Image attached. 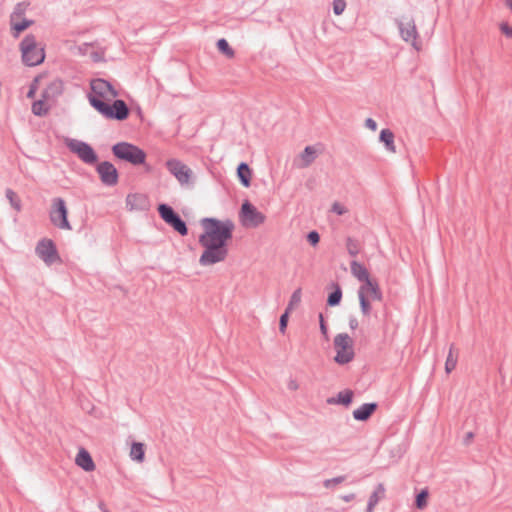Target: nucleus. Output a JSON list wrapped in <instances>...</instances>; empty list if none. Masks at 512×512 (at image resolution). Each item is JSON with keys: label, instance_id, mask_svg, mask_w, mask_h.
Listing matches in <instances>:
<instances>
[{"label": "nucleus", "instance_id": "16", "mask_svg": "<svg viewBox=\"0 0 512 512\" xmlns=\"http://www.w3.org/2000/svg\"><path fill=\"white\" fill-rule=\"evenodd\" d=\"M359 289H363V294L373 301L383 300V293L376 279H372L366 284H362Z\"/></svg>", "mask_w": 512, "mask_h": 512}, {"label": "nucleus", "instance_id": "19", "mask_svg": "<svg viewBox=\"0 0 512 512\" xmlns=\"http://www.w3.org/2000/svg\"><path fill=\"white\" fill-rule=\"evenodd\" d=\"M237 177L242 186H251L252 170L246 162H240L236 169Z\"/></svg>", "mask_w": 512, "mask_h": 512}, {"label": "nucleus", "instance_id": "11", "mask_svg": "<svg viewBox=\"0 0 512 512\" xmlns=\"http://www.w3.org/2000/svg\"><path fill=\"white\" fill-rule=\"evenodd\" d=\"M96 171L103 185L112 187L119 182V172L110 161L96 163Z\"/></svg>", "mask_w": 512, "mask_h": 512}, {"label": "nucleus", "instance_id": "29", "mask_svg": "<svg viewBox=\"0 0 512 512\" xmlns=\"http://www.w3.org/2000/svg\"><path fill=\"white\" fill-rule=\"evenodd\" d=\"M5 196L9 201L11 207L16 211L20 212L22 210V201L18 194L12 190L11 188H7L5 190Z\"/></svg>", "mask_w": 512, "mask_h": 512}, {"label": "nucleus", "instance_id": "28", "mask_svg": "<svg viewBox=\"0 0 512 512\" xmlns=\"http://www.w3.org/2000/svg\"><path fill=\"white\" fill-rule=\"evenodd\" d=\"M132 460L142 463L145 459V445L141 442H133L130 449Z\"/></svg>", "mask_w": 512, "mask_h": 512}, {"label": "nucleus", "instance_id": "33", "mask_svg": "<svg viewBox=\"0 0 512 512\" xmlns=\"http://www.w3.org/2000/svg\"><path fill=\"white\" fill-rule=\"evenodd\" d=\"M47 100L41 99L34 101L32 104V113L36 116H45L48 113L49 107L46 106Z\"/></svg>", "mask_w": 512, "mask_h": 512}, {"label": "nucleus", "instance_id": "37", "mask_svg": "<svg viewBox=\"0 0 512 512\" xmlns=\"http://www.w3.org/2000/svg\"><path fill=\"white\" fill-rule=\"evenodd\" d=\"M290 313H291V311H288L287 309H285V311L280 316V319H279V331L282 334H284L286 332Z\"/></svg>", "mask_w": 512, "mask_h": 512}, {"label": "nucleus", "instance_id": "42", "mask_svg": "<svg viewBox=\"0 0 512 512\" xmlns=\"http://www.w3.org/2000/svg\"><path fill=\"white\" fill-rule=\"evenodd\" d=\"M319 326L321 334L328 339V326L322 313H319Z\"/></svg>", "mask_w": 512, "mask_h": 512}, {"label": "nucleus", "instance_id": "26", "mask_svg": "<svg viewBox=\"0 0 512 512\" xmlns=\"http://www.w3.org/2000/svg\"><path fill=\"white\" fill-rule=\"evenodd\" d=\"M394 133L388 129H382L380 131L379 140L384 144L386 150L395 153V145H394Z\"/></svg>", "mask_w": 512, "mask_h": 512}, {"label": "nucleus", "instance_id": "51", "mask_svg": "<svg viewBox=\"0 0 512 512\" xmlns=\"http://www.w3.org/2000/svg\"><path fill=\"white\" fill-rule=\"evenodd\" d=\"M505 6L512 11V0H505Z\"/></svg>", "mask_w": 512, "mask_h": 512}, {"label": "nucleus", "instance_id": "50", "mask_svg": "<svg viewBox=\"0 0 512 512\" xmlns=\"http://www.w3.org/2000/svg\"><path fill=\"white\" fill-rule=\"evenodd\" d=\"M92 59H93V61L98 62V61L101 60V57H100L98 52H93L92 53Z\"/></svg>", "mask_w": 512, "mask_h": 512}, {"label": "nucleus", "instance_id": "23", "mask_svg": "<svg viewBox=\"0 0 512 512\" xmlns=\"http://www.w3.org/2000/svg\"><path fill=\"white\" fill-rule=\"evenodd\" d=\"M385 494V488L382 483H379L376 486V489L372 492V494L369 497L366 512H373L375 506L378 504L381 497H384Z\"/></svg>", "mask_w": 512, "mask_h": 512}, {"label": "nucleus", "instance_id": "40", "mask_svg": "<svg viewBox=\"0 0 512 512\" xmlns=\"http://www.w3.org/2000/svg\"><path fill=\"white\" fill-rule=\"evenodd\" d=\"M345 480H346V476L340 475V476L334 477L332 479H326L323 482V485L325 488L329 489V488H332L334 485L344 482Z\"/></svg>", "mask_w": 512, "mask_h": 512}, {"label": "nucleus", "instance_id": "48", "mask_svg": "<svg viewBox=\"0 0 512 512\" xmlns=\"http://www.w3.org/2000/svg\"><path fill=\"white\" fill-rule=\"evenodd\" d=\"M299 387L298 383L296 380L294 379H291L289 382H288V389L289 390H292V391H295L297 390Z\"/></svg>", "mask_w": 512, "mask_h": 512}, {"label": "nucleus", "instance_id": "36", "mask_svg": "<svg viewBox=\"0 0 512 512\" xmlns=\"http://www.w3.org/2000/svg\"><path fill=\"white\" fill-rule=\"evenodd\" d=\"M29 6L28 2H19L15 5L13 12L10 15V22L14 21L16 18H20L23 16Z\"/></svg>", "mask_w": 512, "mask_h": 512}, {"label": "nucleus", "instance_id": "6", "mask_svg": "<svg viewBox=\"0 0 512 512\" xmlns=\"http://www.w3.org/2000/svg\"><path fill=\"white\" fill-rule=\"evenodd\" d=\"M49 219L52 225L59 229L72 230V226L68 220V208L65 200L61 197L52 199Z\"/></svg>", "mask_w": 512, "mask_h": 512}, {"label": "nucleus", "instance_id": "2", "mask_svg": "<svg viewBox=\"0 0 512 512\" xmlns=\"http://www.w3.org/2000/svg\"><path fill=\"white\" fill-rule=\"evenodd\" d=\"M90 90L89 103L103 117L117 121H124L129 117L130 108L124 100L115 99L112 103L105 101L107 96L112 98L118 96V91L109 81L102 78L93 79Z\"/></svg>", "mask_w": 512, "mask_h": 512}, {"label": "nucleus", "instance_id": "43", "mask_svg": "<svg viewBox=\"0 0 512 512\" xmlns=\"http://www.w3.org/2000/svg\"><path fill=\"white\" fill-rule=\"evenodd\" d=\"M499 29L507 38H512V27L507 22H501Z\"/></svg>", "mask_w": 512, "mask_h": 512}, {"label": "nucleus", "instance_id": "24", "mask_svg": "<svg viewBox=\"0 0 512 512\" xmlns=\"http://www.w3.org/2000/svg\"><path fill=\"white\" fill-rule=\"evenodd\" d=\"M34 24V20L23 18L19 22L11 21V34L14 38H18L22 32Z\"/></svg>", "mask_w": 512, "mask_h": 512}, {"label": "nucleus", "instance_id": "35", "mask_svg": "<svg viewBox=\"0 0 512 512\" xmlns=\"http://www.w3.org/2000/svg\"><path fill=\"white\" fill-rule=\"evenodd\" d=\"M346 248L350 256L356 257L360 251L359 241L352 237H347Z\"/></svg>", "mask_w": 512, "mask_h": 512}, {"label": "nucleus", "instance_id": "12", "mask_svg": "<svg viewBox=\"0 0 512 512\" xmlns=\"http://www.w3.org/2000/svg\"><path fill=\"white\" fill-rule=\"evenodd\" d=\"M167 170L178 180L181 185L188 184L192 178V170L178 159L166 161Z\"/></svg>", "mask_w": 512, "mask_h": 512}, {"label": "nucleus", "instance_id": "18", "mask_svg": "<svg viewBox=\"0 0 512 512\" xmlns=\"http://www.w3.org/2000/svg\"><path fill=\"white\" fill-rule=\"evenodd\" d=\"M75 463L86 472H91L95 469V463L85 448L79 449Z\"/></svg>", "mask_w": 512, "mask_h": 512}, {"label": "nucleus", "instance_id": "7", "mask_svg": "<svg viewBox=\"0 0 512 512\" xmlns=\"http://www.w3.org/2000/svg\"><path fill=\"white\" fill-rule=\"evenodd\" d=\"M160 218L172 227L181 236L188 235V226L186 222L181 218L178 212H176L172 206L166 203H161L157 207Z\"/></svg>", "mask_w": 512, "mask_h": 512}, {"label": "nucleus", "instance_id": "31", "mask_svg": "<svg viewBox=\"0 0 512 512\" xmlns=\"http://www.w3.org/2000/svg\"><path fill=\"white\" fill-rule=\"evenodd\" d=\"M216 47L220 53H222L229 59L235 56V51L229 45L228 41L225 38L218 39V41L216 42Z\"/></svg>", "mask_w": 512, "mask_h": 512}, {"label": "nucleus", "instance_id": "47", "mask_svg": "<svg viewBox=\"0 0 512 512\" xmlns=\"http://www.w3.org/2000/svg\"><path fill=\"white\" fill-rule=\"evenodd\" d=\"M358 325H359L358 320L355 317H350L349 318V327L352 330L357 329Z\"/></svg>", "mask_w": 512, "mask_h": 512}, {"label": "nucleus", "instance_id": "4", "mask_svg": "<svg viewBox=\"0 0 512 512\" xmlns=\"http://www.w3.org/2000/svg\"><path fill=\"white\" fill-rule=\"evenodd\" d=\"M111 151L118 160L128 162L134 166L144 165L147 158V154L143 149L124 141L114 144Z\"/></svg>", "mask_w": 512, "mask_h": 512}, {"label": "nucleus", "instance_id": "27", "mask_svg": "<svg viewBox=\"0 0 512 512\" xmlns=\"http://www.w3.org/2000/svg\"><path fill=\"white\" fill-rule=\"evenodd\" d=\"M458 360V350L456 349L454 344L450 345L449 352L445 362V371L447 374L451 373L456 365Z\"/></svg>", "mask_w": 512, "mask_h": 512}, {"label": "nucleus", "instance_id": "49", "mask_svg": "<svg viewBox=\"0 0 512 512\" xmlns=\"http://www.w3.org/2000/svg\"><path fill=\"white\" fill-rule=\"evenodd\" d=\"M341 499L343 501H345V502H350V501L355 499V494L354 493H349V494H346V495H342Z\"/></svg>", "mask_w": 512, "mask_h": 512}, {"label": "nucleus", "instance_id": "21", "mask_svg": "<svg viewBox=\"0 0 512 512\" xmlns=\"http://www.w3.org/2000/svg\"><path fill=\"white\" fill-rule=\"evenodd\" d=\"M354 392L350 389L340 391L336 397L327 399L328 404H340L348 407L353 401Z\"/></svg>", "mask_w": 512, "mask_h": 512}, {"label": "nucleus", "instance_id": "34", "mask_svg": "<svg viewBox=\"0 0 512 512\" xmlns=\"http://www.w3.org/2000/svg\"><path fill=\"white\" fill-rule=\"evenodd\" d=\"M302 290L301 288H297L291 295L290 300L286 309L288 311H293L301 302Z\"/></svg>", "mask_w": 512, "mask_h": 512}, {"label": "nucleus", "instance_id": "5", "mask_svg": "<svg viewBox=\"0 0 512 512\" xmlns=\"http://www.w3.org/2000/svg\"><path fill=\"white\" fill-rule=\"evenodd\" d=\"M353 339L347 333H339L334 338L336 355L334 361L339 365L350 363L354 357Z\"/></svg>", "mask_w": 512, "mask_h": 512}, {"label": "nucleus", "instance_id": "38", "mask_svg": "<svg viewBox=\"0 0 512 512\" xmlns=\"http://www.w3.org/2000/svg\"><path fill=\"white\" fill-rule=\"evenodd\" d=\"M40 76H36L30 83L29 90L27 92V98L33 99L39 87Z\"/></svg>", "mask_w": 512, "mask_h": 512}, {"label": "nucleus", "instance_id": "46", "mask_svg": "<svg viewBox=\"0 0 512 512\" xmlns=\"http://www.w3.org/2000/svg\"><path fill=\"white\" fill-rule=\"evenodd\" d=\"M365 125L367 128L371 129L372 131H375L377 129V123L372 118H367L365 121Z\"/></svg>", "mask_w": 512, "mask_h": 512}, {"label": "nucleus", "instance_id": "15", "mask_svg": "<svg viewBox=\"0 0 512 512\" xmlns=\"http://www.w3.org/2000/svg\"><path fill=\"white\" fill-rule=\"evenodd\" d=\"M378 404L376 402L364 403L353 411V418L357 421L365 422L376 412Z\"/></svg>", "mask_w": 512, "mask_h": 512}, {"label": "nucleus", "instance_id": "10", "mask_svg": "<svg viewBox=\"0 0 512 512\" xmlns=\"http://www.w3.org/2000/svg\"><path fill=\"white\" fill-rule=\"evenodd\" d=\"M36 255L47 265L61 262L55 242L50 238H42L35 247Z\"/></svg>", "mask_w": 512, "mask_h": 512}, {"label": "nucleus", "instance_id": "22", "mask_svg": "<svg viewBox=\"0 0 512 512\" xmlns=\"http://www.w3.org/2000/svg\"><path fill=\"white\" fill-rule=\"evenodd\" d=\"M332 291L328 294L326 304L330 307L338 306L342 300V289L339 283L332 282Z\"/></svg>", "mask_w": 512, "mask_h": 512}, {"label": "nucleus", "instance_id": "8", "mask_svg": "<svg viewBox=\"0 0 512 512\" xmlns=\"http://www.w3.org/2000/svg\"><path fill=\"white\" fill-rule=\"evenodd\" d=\"M239 219L244 227L257 228L265 222L266 216L249 200H244L239 211Z\"/></svg>", "mask_w": 512, "mask_h": 512}, {"label": "nucleus", "instance_id": "45", "mask_svg": "<svg viewBox=\"0 0 512 512\" xmlns=\"http://www.w3.org/2000/svg\"><path fill=\"white\" fill-rule=\"evenodd\" d=\"M474 436H475V434L472 431L467 432L463 438V444L465 446L470 445Z\"/></svg>", "mask_w": 512, "mask_h": 512}, {"label": "nucleus", "instance_id": "39", "mask_svg": "<svg viewBox=\"0 0 512 512\" xmlns=\"http://www.w3.org/2000/svg\"><path fill=\"white\" fill-rule=\"evenodd\" d=\"M306 239L311 246L316 247L320 242V234L316 230H311L307 233Z\"/></svg>", "mask_w": 512, "mask_h": 512}, {"label": "nucleus", "instance_id": "25", "mask_svg": "<svg viewBox=\"0 0 512 512\" xmlns=\"http://www.w3.org/2000/svg\"><path fill=\"white\" fill-rule=\"evenodd\" d=\"M316 157H317V150H316L315 146H306L300 154V158L302 161L301 167L302 168L309 167L314 162Z\"/></svg>", "mask_w": 512, "mask_h": 512}, {"label": "nucleus", "instance_id": "44", "mask_svg": "<svg viewBox=\"0 0 512 512\" xmlns=\"http://www.w3.org/2000/svg\"><path fill=\"white\" fill-rule=\"evenodd\" d=\"M331 211L337 215H344L347 212V208L339 202H334L331 207Z\"/></svg>", "mask_w": 512, "mask_h": 512}, {"label": "nucleus", "instance_id": "20", "mask_svg": "<svg viewBox=\"0 0 512 512\" xmlns=\"http://www.w3.org/2000/svg\"><path fill=\"white\" fill-rule=\"evenodd\" d=\"M350 267L351 273L363 284H366L367 282L372 280V278H370V274L367 268L363 264L354 260L351 262Z\"/></svg>", "mask_w": 512, "mask_h": 512}, {"label": "nucleus", "instance_id": "30", "mask_svg": "<svg viewBox=\"0 0 512 512\" xmlns=\"http://www.w3.org/2000/svg\"><path fill=\"white\" fill-rule=\"evenodd\" d=\"M358 298L360 310L364 316H370L372 311V305L368 296L363 294V289L358 290Z\"/></svg>", "mask_w": 512, "mask_h": 512}, {"label": "nucleus", "instance_id": "3", "mask_svg": "<svg viewBox=\"0 0 512 512\" xmlns=\"http://www.w3.org/2000/svg\"><path fill=\"white\" fill-rule=\"evenodd\" d=\"M21 59L24 65L34 67L45 60V50L33 34H27L19 44Z\"/></svg>", "mask_w": 512, "mask_h": 512}, {"label": "nucleus", "instance_id": "9", "mask_svg": "<svg viewBox=\"0 0 512 512\" xmlns=\"http://www.w3.org/2000/svg\"><path fill=\"white\" fill-rule=\"evenodd\" d=\"M65 143L68 149L85 164L94 165L98 162V155L90 144L77 139H66Z\"/></svg>", "mask_w": 512, "mask_h": 512}, {"label": "nucleus", "instance_id": "52", "mask_svg": "<svg viewBox=\"0 0 512 512\" xmlns=\"http://www.w3.org/2000/svg\"><path fill=\"white\" fill-rule=\"evenodd\" d=\"M144 165H145V170H146L147 172H150V171H151V169H152V168H151V166H150V165H146V163H145Z\"/></svg>", "mask_w": 512, "mask_h": 512}, {"label": "nucleus", "instance_id": "17", "mask_svg": "<svg viewBox=\"0 0 512 512\" xmlns=\"http://www.w3.org/2000/svg\"><path fill=\"white\" fill-rule=\"evenodd\" d=\"M63 82L60 79H55L50 82L47 87L42 91L41 97L45 100H54L63 93Z\"/></svg>", "mask_w": 512, "mask_h": 512}, {"label": "nucleus", "instance_id": "32", "mask_svg": "<svg viewBox=\"0 0 512 512\" xmlns=\"http://www.w3.org/2000/svg\"><path fill=\"white\" fill-rule=\"evenodd\" d=\"M428 498H429V491L427 488L422 489L420 492H418L415 496L414 505L417 509L423 510L427 507L428 504Z\"/></svg>", "mask_w": 512, "mask_h": 512}, {"label": "nucleus", "instance_id": "1", "mask_svg": "<svg viewBox=\"0 0 512 512\" xmlns=\"http://www.w3.org/2000/svg\"><path fill=\"white\" fill-rule=\"evenodd\" d=\"M203 233L198 242L204 248L199 264L211 266L223 262L229 253L228 245L233 238L235 224L231 219L220 220L214 217H205L200 220Z\"/></svg>", "mask_w": 512, "mask_h": 512}, {"label": "nucleus", "instance_id": "14", "mask_svg": "<svg viewBox=\"0 0 512 512\" xmlns=\"http://www.w3.org/2000/svg\"><path fill=\"white\" fill-rule=\"evenodd\" d=\"M126 206L129 210L145 211L149 209V199L145 194L131 193L126 197Z\"/></svg>", "mask_w": 512, "mask_h": 512}, {"label": "nucleus", "instance_id": "13", "mask_svg": "<svg viewBox=\"0 0 512 512\" xmlns=\"http://www.w3.org/2000/svg\"><path fill=\"white\" fill-rule=\"evenodd\" d=\"M396 22L402 39L406 42H411L416 50H420L421 44L417 41L418 31L414 20L410 19L406 22L397 20Z\"/></svg>", "mask_w": 512, "mask_h": 512}, {"label": "nucleus", "instance_id": "41", "mask_svg": "<svg viewBox=\"0 0 512 512\" xmlns=\"http://www.w3.org/2000/svg\"><path fill=\"white\" fill-rule=\"evenodd\" d=\"M333 12L335 15H341L345 8H346V1L345 0H334L333 3Z\"/></svg>", "mask_w": 512, "mask_h": 512}]
</instances>
